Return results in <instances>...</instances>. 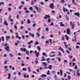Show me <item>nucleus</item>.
<instances>
[{"label":"nucleus","mask_w":80,"mask_h":80,"mask_svg":"<svg viewBox=\"0 0 80 80\" xmlns=\"http://www.w3.org/2000/svg\"><path fill=\"white\" fill-rule=\"evenodd\" d=\"M70 24L71 26V28H72V29H73V28H74L75 26L74 25V24L72 23V21L70 22Z\"/></svg>","instance_id":"nucleus-1"},{"label":"nucleus","mask_w":80,"mask_h":80,"mask_svg":"<svg viewBox=\"0 0 80 80\" xmlns=\"http://www.w3.org/2000/svg\"><path fill=\"white\" fill-rule=\"evenodd\" d=\"M54 7L55 5H54V4H53V3H51L50 6V8H51V9H53V8H54Z\"/></svg>","instance_id":"nucleus-2"},{"label":"nucleus","mask_w":80,"mask_h":80,"mask_svg":"<svg viewBox=\"0 0 80 80\" xmlns=\"http://www.w3.org/2000/svg\"><path fill=\"white\" fill-rule=\"evenodd\" d=\"M47 18H50V16L49 15H45V17H44V19H46V20L47 19Z\"/></svg>","instance_id":"nucleus-3"},{"label":"nucleus","mask_w":80,"mask_h":80,"mask_svg":"<svg viewBox=\"0 0 80 80\" xmlns=\"http://www.w3.org/2000/svg\"><path fill=\"white\" fill-rule=\"evenodd\" d=\"M21 50L22 51H23L24 52H26V50H27V49L25 48H24L23 49L22 48H20Z\"/></svg>","instance_id":"nucleus-4"},{"label":"nucleus","mask_w":80,"mask_h":80,"mask_svg":"<svg viewBox=\"0 0 80 80\" xmlns=\"http://www.w3.org/2000/svg\"><path fill=\"white\" fill-rule=\"evenodd\" d=\"M75 15H76V16H78V17H80V13L79 12H77L76 13H74Z\"/></svg>","instance_id":"nucleus-5"},{"label":"nucleus","mask_w":80,"mask_h":80,"mask_svg":"<svg viewBox=\"0 0 80 80\" xmlns=\"http://www.w3.org/2000/svg\"><path fill=\"white\" fill-rule=\"evenodd\" d=\"M70 31L69 28H67V33L68 35H70Z\"/></svg>","instance_id":"nucleus-6"},{"label":"nucleus","mask_w":80,"mask_h":80,"mask_svg":"<svg viewBox=\"0 0 80 80\" xmlns=\"http://www.w3.org/2000/svg\"><path fill=\"white\" fill-rule=\"evenodd\" d=\"M36 48L38 50V51H40L41 50V48L39 46H38L36 47Z\"/></svg>","instance_id":"nucleus-7"},{"label":"nucleus","mask_w":80,"mask_h":80,"mask_svg":"<svg viewBox=\"0 0 80 80\" xmlns=\"http://www.w3.org/2000/svg\"><path fill=\"white\" fill-rule=\"evenodd\" d=\"M59 49L61 51H62L63 53H64V50L63 48H62V47H61V46L59 47Z\"/></svg>","instance_id":"nucleus-8"},{"label":"nucleus","mask_w":80,"mask_h":80,"mask_svg":"<svg viewBox=\"0 0 80 80\" xmlns=\"http://www.w3.org/2000/svg\"><path fill=\"white\" fill-rule=\"evenodd\" d=\"M29 34L30 35V37H32L33 38L34 37V34L31 33V32H29Z\"/></svg>","instance_id":"nucleus-9"},{"label":"nucleus","mask_w":80,"mask_h":80,"mask_svg":"<svg viewBox=\"0 0 80 80\" xmlns=\"http://www.w3.org/2000/svg\"><path fill=\"white\" fill-rule=\"evenodd\" d=\"M48 68L50 70H52V65H50L48 67Z\"/></svg>","instance_id":"nucleus-10"},{"label":"nucleus","mask_w":80,"mask_h":80,"mask_svg":"<svg viewBox=\"0 0 80 80\" xmlns=\"http://www.w3.org/2000/svg\"><path fill=\"white\" fill-rule=\"evenodd\" d=\"M4 25H6V26H8V23H7L6 21H4Z\"/></svg>","instance_id":"nucleus-11"},{"label":"nucleus","mask_w":80,"mask_h":80,"mask_svg":"<svg viewBox=\"0 0 80 80\" xmlns=\"http://www.w3.org/2000/svg\"><path fill=\"white\" fill-rule=\"evenodd\" d=\"M35 8L36 9V10L37 11V12H39L38 11V7L37 6H35Z\"/></svg>","instance_id":"nucleus-12"},{"label":"nucleus","mask_w":80,"mask_h":80,"mask_svg":"<svg viewBox=\"0 0 80 80\" xmlns=\"http://www.w3.org/2000/svg\"><path fill=\"white\" fill-rule=\"evenodd\" d=\"M11 77V75L10 74V73H8V80H9V79Z\"/></svg>","instance_id":"nucleus-13"},{"label":"nucleus","mask_w":80,"mask_h":80,"mask_svg":"<svg viewBox=\"0 0 80 80\" xmlns=\"http://www.w3.org/2000/svg\"><path fill=\"white\" fill-rule=\"evenodd\" d=\"M28 71V72H31V69H30V68L29 67H27Z\"/></svg>","instance_id":"nucleus-14"},{"label":"nucleus","mask_w":80,"mask_h":80,"mask_svg":"<svg viewBox=\"0 0 80 80\" xmlns=\"http://www.w3.org/2000/svg\"><path fill=\"white\" fill-rule=\"evenodd\" d=\"M34 52L36 54V56H37V57H38V53H37V51H35Z\"/></svg>","instance_id":"nucleus-15"},{"label":"nucleus","mask_w":80,"mask_h":80,"mask_svg":"<svg viewBox=\"0 0 80 80\" xmlns=\"http://www.w3.org/2000/svg\"><path fill=\"white\" fill-rule=\"evenodd\" d=\"M41 77H47V76L46 74H43L41 76Z\"/></svg>","instance_id":"nucleus-16"},{"label":"nucleus","mask_w":80,"mask_h":80,"mask_svg":"<svg viewBox=\"0 0 80 80\" xmlns=\"http://www.w3.org/2000/svg\"><path fill=\"white\" fill-rule=\"evenodd\" d=\"M60 26H61V27H64V26H65V25H64V24H63V23L62 22H61Z\"/></svg>","instance_id":"nucleus-17"},{"label":"nucleus","mask_w":80,"mask_h":80,"mask_svg":"<svg viewBox=\"0 0 80 80\" xmlns=\"http://www.w3.org/2000/svg\"><path fill=\"white\" fill-rule=\"evenodd\" d=\"M4 48L6 49L7 51H8V49L9 48V47H8V46H7L6 47H5Z\"/></svg>","instance_id":"nucleus-18"},{"label":"nucleus","mask_w":80,"mask_h":80,"mask_svg":"<svg viewBox=\"0 0 80 80\" xmlns=\"http://www.w3.org/2000/svg\"><path fill=\"white\" fill-rule=\"evenodd\" d=\"M60 73L61 75H63V71L62 70H60Z\"/></svg>","instance_id":"nucleus-19"},{"label":"nucleus","mask_w":80,"mask_h":80,"mask_svg":"<svg viewBox=\"0 0 80 80\" xmlns=\"http://www.w3.org/2000/svg\"><path fill=\"white\" fill-rule=\"evenodd\" d=\"M42 64L44 66H47V64L46 62H42Z\"/></svg>","instance_id":"nucleus-20"},{"label":"nucleus","mask_w":80,"mask_h":80,"mask_svg":"<svg viewBox=\"0 0 80 80\" xmlns=\"http://www.w3.org/2000/svg\"><path fill=\"white\" fill-rule=\"evenodd\" d=\"M72 2L73 4H74V5H77V4L76 3H75V1H74V0H72Z\"/></svg>","instance_id":"nucleus-21"},{"label":"nucleus","mask_w":80,"mask_h":80,"mask_svg":"<svg viewBox=\"0 0 80 80\" xmlns=\"http://www.w3.org/2000/svg\"><path fill=\"white\" fill-rule=\"evenodd\" d=\"M31 5H34V3H35V2H34V1H33L32 0L31 2Z\"/></svg>","instance_id":"nucleus-22"},{"label":"nucleus","mask_w":80,"mask_h":80,"mask_svg":"<svg viewBox=\"0 0 80 80\" xmlns=\"http://www.w3.org/2000/svg\"><path fill=\"white\" fill-rule=\"evenodd\" d=\"M31 43H33V41L31 40L30 41V42H28V45H30V44H31Z\"/></svg>","instance_id":"nucleus-23"},{"label":"nucleus","mask_w":80,"mask_h":80,"mask_svg":"<svg viewBox=\"0 0 80 80\" xmlns=\"http://www.w3.org/2000/svg\"><path fill=\"white\" fill-rule=\"evenodd\" d=\"M24 78H28L29 77V75H24Z\"/></svg>","instance_id":"nucleus-24"},{"label":"nucleus","mask_w":80,"mask_h":80,"mask_svg":"<svg viewBox=\"0 0 80 80\" xmlns=\"http://www.w3.org/2000/svg\"><path fill=\"white\" fill-rule=\"evenodd\" d=\"M65 37H66V40H68V36L67 35H65Z\"/></svg>","instance_id":"nucleus-25"},{"label":"nucleus","mask_w":80,"mask_h":80,"mask_svg":"<svg viewBox=\"0 0 80 80\" xmlns=\"http://www.w3.org/2000/svg\"><path fill=\"white\" fill-rule=\"evenodd\" d=\"M30 19H28L27 23H28V24H30Z\"/></svg>","instance_id":"nucleus-26"},{"label":"nucleus","mask_w":80,"mask_h":80,"mask_svg":"<svg viewBox=\"0 0 80 80\" xmlns=\"http://www.w3.org/2000/svg\"><path fill=\"white\" fill-rule=\"evenodd\" d=\"M22 70L23 71H26L27 70V68H23Z\"/></svg>","instance_id":"nucleus-27"},{"label":"nucleus","mask_w":80,"mask_h":80,"mask_svg":"<svg viewBox=\"0 0 80 80\" xmlns=\"http://www.w3.org/2000/svg\"><path fill=\"white\" fill-rule=\"evenodd\" d=\"M50 71H48V72L47 73V74L48 75H50Z\"/></svg>","instance_id":"nucleus-28"},{"label":"nucleus","mask_w":80,"mask_h":80,"mask_svg":"<svg viewBox=\"0 0 80 80\" xmlns=\"http://www.w3.org/2000/svg\"><path fill=\"white\" fill-rule=\"evenodd\" d=\"M14 28L15 29H17V25H16V24H14Z\"/></svg>","instance_id":"nucleus-29"},{"label":"nucleus","mask_w":80,"mask_h":80,"mask_svg":"<svg viewBox=\"0 0 80 80\" xmlns=\"http://www.w3.org/2000/svg\"><path fill=\"white\" fill-rule=\"evenodd\" d=\"M1 40H2V42L4 41V37L3 36L1 38Z\"/></svg>","instance_id":"nucleus-30"},{"label":"nucleus","mask_w":80,"mask_h":80,"mask_svg":"<svg viewBox=\"0 0 80 80\" xmlns=\"http://www.w3.org/2000/svg\"><path fill=\"white\" fill-rule=\"evenodd\" d=\"M43 55H44V56H45V57H47V56L45 55H46V53L44 52L42 53Z\"/></svg>","instance_id":"nucleus-31"},{"label":"nucleus","mask_w":80,"mask_h":80,"mask_svg":"<svg viewBox=\"0 0 80 80\" xmlns=\"http://www.w3.org/2000/svg\"><path fill=\"white\" fill-rule=\"evenodd\" d=\"M8 10L9 12H10L12 10V8H8Z\"/></svg>","instance_id":"nucleus-32"},{"label":"nucleus","mask_w":80,"mask_h":80,"mask_svg":"<svg viewBox=\"0 0 80 80\" xmlns=\"http://www.w3.org/2000/svg\"><path fill=\"white\" fill-rule=\"evenodd\" d=\"M46 31H47V32H48L49 31V29H48V28H46Z\"/></svg>","instance_id":"nucleus-33"},{"label":"nucleus","mask_w":80,"mask_h":80,"mask_svg":"<svg viewBox=\"0 0 80 80\" xmlns=\"http://www.w3.org/2000/svg\"><path fill=\"white\" fill-rule=\"evenodd\" d=\"M36 26V23H34L32 25V27H35Z\"/></svg>","instance_id":"nucleus-34"},{"label":"nucleus","mask_w":80,"mask_h":80,"mask_svg":"<svg viewBox=\"0 0 80 80\" xmlns=\"http://www.w3.org/2000/svg\"><path fill=\"white\" fill-rule=\"evenodd\" d=\"M37 34L38 36V37H40V34L38 32H37Z\"/></svg>","instance_id":"nucleus-35"},{"label":"nucleus","mask_w":80,"mask_h":80,"mask_svg":"<svg viewBox=\"0 0 80 80\" xmlns=\"http://www.w3.org/2000/svg\"><path fill=\"white\" fill-rule=\"evenodd\" d=\"M65 0H61V3H65V1H64Z\"/></svg>","instance_id":"nucleus-36"},{"label":"nucleus","mask_w":80,"mask_h":80,"mask_svg":"<svg viewBox=\"0 0 80 80\" xmlns=\"http://www.w3.org/2000/svg\"><path fill=\"white\" fill-rule=\"evenodd\" d=\"M62 40H65V38H64V36H62Z\"/></svg>","instance_id":"nucleus-37"},{"label":"nucleus","mask_w":80,"mask_h":80,"mask_svg":"<svg viewBox=\"0 0 80 80\" xmlns=\"http://www.w3.org/2000/svg\"><path fill=\"white\" fill-rule=\"evenodd\" d=\"M10 56L11 57H13V55H12V53H10Z\"/></svg>","instance_id":"nucleus-38"},{"label":"nucleus","mask_w":80,"mask_h":80,"mask_svg":"<svg viewBox=\"0 0 80 80\" xmlns=\"http://www.w3.org/2000/svg\"><path fill=\"white\" fill-rule=\"evenodd\" d=\"M68 80H70V79H71V78L70 77V76H68Z\"/></svg>","instance_id":"nucleus-39"},{"label":"nucleus","mask_w":80,"mask_h":80,"mask_svg":"<svg viewBox=\"0 0 80 80\" xmlns=\"http://www.w3.org/2000/svg\"><path fill=\"white\" fill-rule=\"evenodd\" d=\"M66 10V9H65V8H63V12H65Z\"/></svg>","instance_id":"nucleus-40"},{"label":"nucleus","mask_w":80,"mask_h":80,"mask_svg":"<svg viewBox=\"0 0 80 80\" xmlns=\"http://www.w3.org/2000/svg\"><path fill=\"white\" fill-rule=\"evenodd\" d=\"M48 23H50V22H51V19H48Z\"/></svg>","instance_id":"nucleus-41"},{"label":"nucleus","mask_w":80,"mask_h":80,"mask_svg":"<svg viewBox=\"0 0 80 80\" xmlns=\"http://www.w3.org/2000/svg\"><path fill=\"white\" fill-rule=\"evenodd\" d=\"M58 53L59 56H60V55H61V52H60L59 51Z\"/></svg>","instance_id":"nucleus-42"},{"label":"nucleus","mask_w":80,"mask_h":80,"mask_svg":"<svg viewBox=\"0 0 80 80\" xmlns=\"http://www.w3.org/2000/svg\"><path fill=\"white\" fill-rule=\"evenodd\" d=\"M35 44L36 45H38V42H37V41H36L35 42Z\"/></svg>","instance_id":"nucleus-43"},{"label":"nucleus","mask_w":80,"mask_h":80,"mask_svg":"<svg viewBox=\"0 0 80 80\" xmlns=\"http://www.w3.org/2000/svg\"><path fill=\"white\" fill-rule=\"evenodd\" d=\"M21 25H23V24L24 23V22H23V21L22 20H21Z\"/></svg>","instance_id":"nucleus-44"},{"label":"nucleus","mask_w":80,"mask_h":80,"mask_svg":"<svg viewBox=\"0 0 80 80\" xmlns=\"http://www.w3.org/2000/svg\"><path fill=\"white\" fill-rule=\"evenodd\" d=\"M45 69H48V67L47 66H45L44 67Z\"/></svg>","instance_id":"nucleus-45"},{"label":"nucleus","mask_w":80,"mask_h":80,"mask_svg":"<svg viewBox=\"0 0 80 80\" xmlns=\"http://www.w3.org/2000/svg\"><path fill=\"white\" fill-rule=\"evenodd\" d=\"M80 48V46H77L76 47V49H78V48Z\"/></svg>","instance_id":"nucleus-46"},{"label":"nucleus","mask_w":80,"mask_h":80,"mask_svg":"<svg viewBox=\"0 0 80 80\" xmlns=\"http://www.w3.org/2000/svg\"><path fill=\"white\" fill-rule=\"evenodd\" d=\"M26 54H28V53H29V52L28 51V50H27L26 51Z\"/></svg>","instance_id":"nucleus-47"},{"label":"nucleus","mask_w":80,"mask_h":80,"mask_svg":"<svg viewBox=\"0 0 80 80\" xmlns=\"http://www.w3.org/2000/svg\"><path fill=\"white\" fill-rule=\"evenodd\" d=\"M58 60L59 62H60L61 61V59H60V58L58 57Z\"/></svg>","instance_id":"nucleus-48"},{"label":"nucleus","mask_w":80,"mask_h":80,"mask_svg":"<svg viewBox=\"0 0 80 80\" xmlns=\"http://www.w3.org/2000/svg\"><path fill=\"white\" fill-rule=\"evenodd\" d=\"M10 36H7L6 37V38H8V39H9V38H10Z\"/></svg>","instance_id":"nucleus-49"},{"label":"nucleus","mask_w":80,"mask_h":80,"mask_svg":"<svg viewBox=\"0 0 80 80\" xmlns=\"http://www.w3.org/2000/svg\"><path fill=\"white\" fill-rule=\"evenodd\" d=\"M41 5H44V3H43V2H41Z\"/></svg>","instance_id":"nucleus-50"},{"label":"nucleus","mask_w":80,"mask_h":80,"mask_svg":"<svg viewBox=\"0 0 80 80\" xmlns=\"http://www.w3.org/2000/svg\"><path fill=\"white\" fill-rule=\"evenodd\" d=\"M10 31L11 33H13V31H12V29H10Z\"/></svg>","instance_id":"nucleus-51"},{"label":"nucleus","mask_w":80,"mask_h":80,"mask_svg":"<svg viewBox=\"0 0 80 80\" xmlns=\"http://www.w3.org/2000/svg\"><path fill=\"white\" fill-rule=\"evenodd\" d=\"M55 54H54V55H53L52 56L50 55V57H55Z\"/></svg>","instance_id":"nucleus-52"},{"label":"nucleus","mask_w":80,"mask_h":80,"mask_svg":"<svg viewBox=\"0 0 80 80\" xmlns=\"http://www.w3.org/2000/svg\"><path fill=\"white\" fill-rule=\"evenodd\" d=\"M41 61L42 62H43V61H45V59H42L41 60Z\"/></svg>","instance_id":"nucleus-53"},{"label":"nucleus","mask_w":80,"mask_h":80,"mask_svg":"<svg viewBox=\"0 0 80 80\" xmlns=\"http://www.w3.org/2000/svg\"><path fill=\"white\" fill-rule=\"evenodd\" d=\"M75 70H77V66H76L75 67Z\"/></svg>","instance_id":"nucleus-54"},{"label":"nucleus","mask_w":80,"mask_h":80,"mask_svg":"<svg viewBox=\"0 0 80 80\" xmlns=\"http://www.w3.org/2000/svg\"><path fill=\"white\" fill-rule=\"evenodd\" d=\"M23 9L24 10H27V8L26 7H25L23 8Z\"/></svg>","instance_id":"nucleus-55"},{"label":"nucleus","mask_w":80,"mask_h":80,"mask_svg":"<svg viewBox=\"0 0 80 80\" xmlns=\"http://www.w3.org/2000/svg\"><path fill=\"white\" fill-rule=\"evenodd\" d=\"M39 70H42V69H43V68H42V67H39Z\"/></svg>","instance_id":"nucleus-56"},{"label":"nucleus","mask_w":80,"mask_h":80,"mask_svg":"<svg viewBox=\"0 0 80 80\" xmlns=\"http://www.w3.org/2000/svg\"><path fill=\"white\" fill-rule=\"evenodd\" d=\"M66 19L68 20H69V18L68 17V16L66 17Z\"/></svg>","instance_id":"nucleus-57"},{"label":"nucleus","mask_w":80,"mask_h":80,"mask_svg":"<svg viewBox=\"0 0 80 80\" xmlns=\"http://www.w3.org/2000/svg\"><path fill=\"white\" fill-rule=\"evenodd\" d=\"M16 18L18 19V18H19V16L18 15H17L16 16Z\"/></svg>","instance_id":"nucleus-58"},{"label":"nucleus","mask_w":80,"mask_h":80,"mask_svg":"<svg viewBox=\"0 0 80 80\" xmlns=\"http://www.w3.org/2000/svg\"><path fill=\"white\" fill-rule=\"evenodd\" d=\"M22 6L20 5V6L19 7V9H22Z\"/></svg>","instance_id":"nucleus-59"},{"label":"nucleus","mask_w":80,"mask_h":80,"mask_svg":"<svg viewBox=\"0 0 80 80\" xmlns=\"http://www.w3.org/2000/svg\"><path fill=\"white\" fill-rule=\"evenodd\" d=\"M66 52H67V53H70V52H69V51H68V50H67L66 51Z\"/></svg>","instance_id":"nucleus-60"},{"label":"nucleus","mask_w":80,"mask_h":80,"mask_svg":"<svg viewBox=\"0 0 80 80\" xmlns=\"http://www.w3.org/2000/svg\"><path fill=\"white\" fill-rule=\"evenodd\" d=\"M77 76L79 77L80 76V74L79 73H77Z\"/></svg>","instance_id":"nucleus-61"},{"label":"nucleus","mask_w":80,"mask_h":80,"mask_svg":"<svg viewBox=\"0 0 80 80\" xmlns=\"http://www.w3.org/2000/svg\"><path fill=\"white\" fill-rule=\"evenodd\" d=\"M73 58V56H69V58Z\"/></svg>","instance_id":"nucleus-62"},{"label":"nucleus","mask_w":80,"mask_h":80,"mask_svg":"<svg viewBox=\"0 0 80 80\" xmlns=\"http://www.w3.org/2000/svg\"><path fill=\"white\" fill-rule=\"evenodd\" d=\"M77 45H80V42H77Z\"/></svg>","instance_id":"nucleus-63"},{"label":"nucleus","mask_w":80,"mask_h":80,"mask_svg":"<svg viewBox=\"0 0 80 80\" xmlns=\"http://www.w3.org/2000/svg\"><path fill=\"white\" fill-rule=\"evenodd\" d=\"M50 60V58H47V59L46 61H48V60Z\"/></svg>","instance_id":"nucleus-64"}]
</instances>
